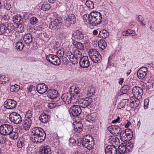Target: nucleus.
Listing matches in <instances>:
<instances>
[{
  "label": "nucleus",
  "mask_w": 154,
  "mask_h": 154,
  "mask_svg": "<svg viewBox=\"0 0 154 154\" xmlns=\"http://www.w3.org/2000/svg\"><path fill=\"white\" fill-rule=\"evenodd\" d=\"M30 139L34 143H41L45 139L46 134L41 128L35 127L32 128Z\"/></svg>",
  "instance_id": "obj_1"
},
{
  "label": "nucleus",
  "mask_w": 154,
  "mask_h": 154,
  "mask_svg": "<svg viewBox=\"0 0 154 154\" xmlns=\"http://www.w3.org/2000/svg\"><path fill=\"white\" fill-rule=\"evenodd\" d=\"M91 17L89 18L90 24L93 26H96L100 24L102 21V16L99 12H92L90 13Z\"/></svg>",
  "instance_id": "obj_2"
},
{
  "label": "nucleus",
  "mask_w": 154,
  "mask_h": 154,
  "mask_svg": "<svg viewBox=\"0 0 154 154\" xmlns=\"http://www.w3.org/2000/svg\"><path fill=\"white\" fill-rule=\"evenodd\" d=\"M88 53L90 58L94 63H98L100 62L102 60L101 56L95 49L90 50Z\"/></svg>",
  "instance_id": "obj_3"
},
{
  "label": "nucleus",
  "mask_w": 154,
  "mask_h": 154,
  "mask_svg": "<svg viewBox=\"0 0 154 154\" xmlns=\"http://www.w3.org/2000/svg\"><path fill=\"white\" fill-rule=\"evenodd\" d=\"M13 130L12 125L9 124H3L0 126V133L3 135H8Z\"/></svg>",
  "instance_id": "obj_4"
},
{
  "label": "nucleus",
  "mask_w": 154,
  "mask_h": 154,
  "mask_svg": "<svg viewBox=\"0 0 154 154\" xmlns=\"http://www.w3.org/2000/svg\"><path fill=\"white\" fill-rule=\"evenodd\" d=\"M9 119L11 122L16 124H20L22 121V118L20 116L17 112H15L10 114Z\"/></svg>",
  "instance_id": "obj_5"
},
{
  "label": "nucleus",
  "mask_w": 154,
  "mask_h": 154,
  "mask_svg": "<svg viewBox=\"0 0 154 154\" xmlns=\"http://www.w3.org/2000/svg\"><path fill=\"white\" fill-rule=\"evenodd\" d=\"M47 60L50 63L55 65H59L61 64V61L56 55L50 54L46 56Z\"/></svg>",
  "instance_id": "obj_6"
},
{
  "label": "nucleus",
  "mask_w": 154,
  "mask_h": 154,
  "mask_svg": "<svg viewBox=\"0 0 154 154\" xmlns=\"http://www.w3.org/2000/svg\"><path fill=\"white\" fill-rule=\"evenodd\" d=\"M132 93L133 95L132 97L135 98H140L143 94V89L140 87L135 86L133 88Z\"/></svg>",
  "instance_id": "obj_7"
},
{
  "label": "nucleus",
  "mask_w": 154,
  "mask_h": 154,
  "mask_svg": "<svg viewBox=\"0 0 154 154\" xmlns=\"http://www.w3.org/2000/svg\"><path fill=\"white\" fill-rule=\"evenodd\" d=\"M61 98L63 102L67 105L71 103V99H75V95H72V93L69 92L63 94L61 96Z\"/></svg>",
  "instance_id": "obj_8"
},
{
  "label": "nucleus",
  "mask_w": 154,
  "mask_h": 154,
  "mask_svg": "<svg viewBox=\"0 0 154 154\" xmlns=\"http://www.w3.org/2000/svg\"><path fill=\"white\" fill-rule=\"evenodd\" d=\"M62 24V22L60 20L57 19L53 20L49 24V27L52 30H57L60 28Z\"/></svg>",
  "instance_id": "obj_9"
},
{
  "label": "nucleus",
  "mask_w": 154,
  "mask_h": 154,
  "mask_svg": "<svg viewBox=\"0 0 154 154\" xmlns=\"http://www.w3.org/2000/svg\"><path fill=\"white\" fill-rule=\"evenodd\" d=\"M76 18L75 15L71 14L67 16L65 20L66 26L67 27L70 26L71 24H74L76 22Z\"/></svg>",
  "instance_id": "obj_10"
},
{
  "label": "nucleus",
  "mask_w": 154,
  "mask_h": 154,
  "mask_svg": "<svg viewBox=\"0 0 154 154\" xmlns=\"http://www.w3.org/2000/svg\"><path fill=\"white\" fill-rule=\"evenodd\" d=\"M80 66L83 68H87L90 65V62L87 56H84L79 61Z\"/></svg>",
  "instance_id": "obj_11"
},
{
  "label": "nucleus",
  "mask_w": 154,
  "mask_h": 154,
  "mask_svg": "<svg viewBox=\"0 0 154 154\" xmlns=\"http://www.w3.org/2000/svg\"><path fill=\"white\" fill-rule=\"evenodd\" d=\"M107 130L113 135H119L121 131V128L118 126L112 125L108 127Z\"/></svg>",
  "instance_id": "obj_12"
},
{
  "label": "nucleus",
  "mask_w": 154,
  "mask_h": 154,
  "mask_svg": "<svg viewBox=\"0 0 154 154\" xmlns=\"http://www.w3.org/2000/svg\"><path fill=\"white\" fill-rule=\"evenodd\" d=\"M81 111L80 106H71L70 108V114L74 117L78 116L80 114Z\"/></svg>",
  "instance_id": "obj_13"
},
{
  "label": "nucleus",
  "mask_w": 154,
  "mask_h": 154,
  "mask_svg": "<svg viewBox=\"0 0 154 154\" xmlns=\"http://www.w3.org/2000/svg\"><path fill=\"white\" fill-rule=\"evenodd\" d=\"M147 68L145 67H142L137 71V75L138 78L140 79L144 78L146 75L147 72Z\"/></svg>",
  "instance_id": "obj_14"
},
{
  "label": "nucleus",
  "mask_w": 154,
  "mask_h": 154,
  "mask_svg": "<svg viewBox=\"0 0 154 154\" xmlns=\"http://www.w3.org/2000/svg\"><path fill=\"white\" fill-rule=\"evenodd\" d=\"M22 16L20 14L15 15L13 17V20L14 22L16 24L20 27H21L23 24V17L22 18Z\"/></svg>",
  "instance_id": "obj_15"
},
{
  "label": "nucleus",
  "mask_w": 154,
  "mask_h": 154,
  "mask_svg": "<svg viewBox=\"0 0 154 154\" xmlns=\"http://www.w3.org/2000/svg\"><path fill=\"white\" fill-rule=\"evenodd\" d=\"M84 38V34L79 30H76L74 31L72 34V39L73 38L77 40H80L83 39Z\"/></svg>",
  "instance_id": "obj_16"
},
{
  "label": "nucleus",
  "mask_w": 154,
  "mask_h": 154,
  "mask_svg": "<svg viewBox=\"0 0 154 154\" xmlns=\"http://www.w3.org/2000/svg\"><path fill=\"white\" fill-rule=\"evenodd\" d=\"M47 96L51 99H56L58 97V92L54 89H49L47 92Z\"/></svg>",
  "instance_id": "obj_17"
},
{
  "label": "nucleus",
  "mask_w": 154,
  "mask_h": 154,
  "mask_svg": "<svg viewBox=\"0 0 154 154\" xmlns=\"http://www.w3.org/2000/svg\"><path fill=\"white\" fill-rule=\"evenodd\" d=\"M105 152L106 154H116L117 149L114 146L109 145L106 147Z\"/></svg>",
  "instance_id": "obj_18"
},
{
  "label": "nucleus",
  "mask_w": 154,
  "mask_h": 154,
  "mask_svg": "<svg viewBox=\"0 0 154 154\" xmlns=\"http://www.w3.org/2000/svg\"><path fill=\"white\" fill-rule=\"evenodd\" d=\"M48 87L44 83L38 84L37 85L36 90L40 94H43L47 90Z\"/></svg>",
  "instance_id": "obj_19"
},
{
  "label": "nucleus",
  "mask_w": 154,
  "mask_h": 154,
  "mask_svg": "<svg viewBox=\"0 0 154 154\" xmlns=\"http://www.w3.org/2000/svg\"><path fill=\"white\" fill-rule=\"evenodd\" d=\"M25 44L27 45H29L32 42V37L31 34L28 33L25 35L23 38Z\"/></svg>",
  "instance_id": "obj_20"
},
{
  "label": "nucleus",
  "mask_w": 154,
  "mask_h": 154,
  "mask_svg": "<svg viewBox=\"0 0 154 154\" xmlns=\"http://www.w3.org/2000/svg\"><path fill=\"white\" fill-rule=\"evenodd\" d=\"M72 43L73 45L78 49L77 50H82L84 48L83 44L81 42L76 41L75 39L72 38Z\"/></svg>",
  "instance_id": "obj_21"
},
{
  "label": "nucleus",
  "mask_w": 154,
  "mask_h": 154,
  "mask_svg": "<svg viewBox=\"0 0 154 154\" xmlns=\"http://www.w3.org/2000/svg\"><path fill=\"white\" fill-rule=\"evenodd\" d=\"M72 90L73 91L74 93L72 94V95H75V97H79L80 96V93L79 89L78 87H76V86H72L70 87L69 91V92L72 93Z\"/></svg>",
  "instance_id": "obj_22"
},
{
  "label": "nucleus",
  "mask_w": 154,
  "mask_h": 154,
  "mask_svg": "<svg viewBox=\"0 0 154 154\" xmlns=\"http://www.w3.org/2000/svg\"><path fill=\"white\" fill-rule=\"evenodd\" d=\"M39 153L40 154H51L52 152L49 147L44 146L40 148Z\"/></svg>",
  "instance_id": "obj_23"
},
{
  "label": "nucleus",
  "mask_w": 154,
  "mask_h": 154,
  "mask_svg": "<svg viewBox=\"0 0 154 154\" xmlns=\"http://www.w3.org/2000/svg\"><path fill=\"white\" fill-rule=\"evenodd\" d=\"M6 30L7 35H11L14 31V27L13 24L11 23H8L7 26H6Z\"/></svg>",
  "instance_id": "obj_24"
},
{
  "label": "nucleus",
  "mask_w": 154,
  "mask_h": 154,
  "mask_svg": "<svg viewBox=\"0 0 154 154\" xmlns=\"http://www.w3.org/2000/svg\"><path fill=\"white\" fill-rule=\"evenodd\" d=\"M32 122L31 119H26L23 124V128L25 130H28L30 128Z\"/></svg>",
  "instance_id": "obj_25"
},
{
  "label": "nucleus",
  "mask_w": 154,
  "mask_h": 154,
  "mask_svg": "<svg viewBox=\"0 0 154 154\" xmlns=\"http://www.w3.org/2000/svg\"><path fill=\"white\" fill-rule=\"evenodd\" d=\"M129 149L126 148L125 143L121 144L119 146L118 151V152L120 154H123L125 152L128 151Z\"/></svg>",
  "instance_id": "obj_26"
},
{
  "label": "nucleus",
  "mask_w": 154,
  "mask_h": 154,
  "mask_svg": "<svg viewBox=\"0 0 154 154\" xmlns=\"http://www.w3.org/2000/svg\"><path fill=\"white\" fill-rule=\"evenodd\" d=\"M49 116L45 113L42 114L39 117V119L43 123H46L48 122Z\"/></svg>",
  "instance_id": "obj_27"
},
{
  "label": "nucleus",
  "mask_w": 154,
  "mask_h": 154,
  "mask_svg": "<svg viewBox=\"0 0 154 154\" xmlns=\"http://www.w3.org/2000/svg\"><path fill=\"white\" fill-rule=\"evenodd\" d=\"M109 35V32L105 29H103L100 31L98 37L103 38H105L108 37Z\"/></svg>",
  "instance_id": "obj_28"
},
{
  "label": "nucleus",
  "mask_w": 154,
  "mask_h": 154,
  "mask_svg": "<svg viewBox=\"0 0 154 154\" xmlns=\"http://www.w3.org/2000/svg\"><path fill=\"white\" fill-rule=\"evenodd\" d=\"M95 119V117L94 116V114L92 113L86 116L85 117L86 121L91 123H93L94 122Z\"/></svg>",
  "instance_id": "obj_29"
},
{
  "label": "nucleus",
  "mask_w": 154,
  "mask_h": 154,
  "mask_svg": "<svg viewBox=\"0 0 154 154\" xmlns=\"http://www.w3.org/2000/svg\"><path fill=\"white\" fill-rule=\"evenodd\" d=\"M17 103V102L14 100L8 99L5 102L4 105L7 106H16Z\"/></svg>",
  "instance_id": "obj_30"
},
{
  "label": "nucleus",
  "mask_w": 154,
  "mask_h": 154,
  "mask_svg": "<svg viewBox=\"0 0 154 154\" xmlns=\"http://www.w3.org/2000/svg\"><path fill=\"white\" fill-rule=\"evenodd\" d=\"M119 135L120 136V138L122 141H124L127 140V137L128 136L124 131H121Z\"/></svg>",
  "instance_id": "obj_31"
},
{
  "label": "nucleus",
  "mask_w": 154,
  "mask_h": 154,
  "mask_svg": "<svg viewBox=\"0 0 154 154\" xmlns=\"http://www.w3.org/2000/svg\"><path fill=\"white\" fill-rule=\"evenodd\" d=\"M6 26L3 24H0V35H7L6 32Z\"/></svg>",
  "instance_id": "obj_32"
},
{
  "label": "nucleus",
  "mask_w": 154,
  "mask_h": 154,
  "mask_svg": "<svg viewBox=\"0 0 154 154\" xmlns=\"http://www.w3.org/2000/svg\"><path fill=\"white\" fill-rule=\"evenodd\" d=\"M98 46L100 48L103 50L105 49L107 44L104 40H100L98 42Z\"/></svg>",
  "instance_id": "obj_33"
},
{
  "label": "nucleus",
  "mask_w": 154,
  "mask_h": 154,
  "mask_svg": "<svg viewBox=\"0 0 154 154\" xmlns=\"http://www.w3.org/2000/svg\"><path fill=\"white\" fill-rule=\"evenodd\" d=\"M23 47V44L22 42H19L16 43L15 48L17 51H21L22 50Z\"/></svg>",
  "instance_id": "obj_34"
},
{
  "label": "nucleus",
  "mask_w": 154,
  "mask_h": 154,
  "mask_svg": "<svg viewBox=\"0 0 154 154\" xmlns=\"http://www.w3.org/2000/svg\"><path fill=\"white\" fill-rule=\"evenodd\" d=\"M92 99L91 98H86V100H83L81 103L84 105V106H89L92 102Z\"/></svg>",
  "instance_id": "obj_35"
},
{
  "label": "nucleus",
  "mask_w": 154,
  "mask_h": 154,
  "mask_svg": "<svg viewBox=\"0 0 154 154\" xmlns=\"http://www.w3.org/2000/svg\"><path fill=\"white\" fill-rule=\"evenodd\" d=\"M130 86L128 85H124L121 88L120 91L122 94H126L130 90Z\"/></svg>",
  "instance_id": "obj_36"
},
{
  "label": "nucleus",
  "mask_w": 154,
  "mask_h": 154,
  "mask_svg": "<svg viewBox=\"0 0 154 154\" xmlns=\"http://www.w3.org/2000/svg\"><path fill=\"white\" fill-rule=\"evenodd\" d=\"M10 80V79L7 77H6L5 75L0 76V84H5L9 82Z\"/></svg>",
  "instance_id": "obj_37"
},
{
  "label": "nucleus",
  "mask_w": 154,
  "mask_h": 154,
  "mask_svg": "<svg viewBox=\"0 0 154 154\" xmlns=\"http://www.w3.org/2000/svg\"><path fill=\"white\" fill-rule=\"evenodd\" d=\"M123 36H127L130 35H132V36H133L135 35V32L132 30L129 29L123 32Z\"/></svg>",
  "instance_id": "obj_38"
},
{
  "label": "nucleus",
  "mask_w": 154,
  "mask_h": 154,
  "mask_svg": "<svg viewBox=\"0 0 154 154\" xmlns=\"http://www.w3.org/2000/svg\"><path fill=\"white\" fill-rule=\"evenodd\" d=\"M82 125L80 123H78L77 124V126H75V127H74V130L77 133H80L82 131Z\"/></svg>",
  "instance_id": "obj_39"
},
{
  "label": "nucleus",
  "mask_w": 154,
  "mask_h": 154,
  "mask_svg": "<svg viewBox=\"0 0 154 154\" xmlns=\"http://www.w3.org/2000/svg\"><path fill=\"white\" fill-rule=\"evenodd\" d=\"M20 88V86L17 84L12 85L11 86L10 91L11 92H17Z\"/></svg>",
  "instance_id": "obj_40"
},
{
  "label": "nucleus",
  "mask_w": 154,
  "mask_h": 154,
  "mask_svg": "<svg viewBox=\"0 0 154 154\" xmlns=\"http://www.w3.org/2000/svg\"><path fill=\"white\" fill-rule=\"evenodd\" d=\"M8 135H9L10 138L14 140L17 139L18 137V133L13 131Z\"/></svg>",
  "instance_id": "obj_41"
},
{
  "label": "nucleus",
  "mask_w": 154,
  "mask_h": 154,
  "mask_svg": "<svg viewBox=\"0 0 154 154\" xmlns=\"http://www.w3.org/2000/svg\"><path fill=\"white\" fill-rule=\"evenodd\" d=\"M74 54L75 57L79 60L82 57V53L79 50H75L74 51Z\"/></svg>",
  "instance_id": "obj_42"
},
{
  "label": "nucleus",
  "mask_w": 154,
  "mask_h": 154,
  "mask_svg": "<svg viewBox=\"0 0 154 154\" xmlns=\"http://www.w3.org/2000/svg\"><path fill=\"white\" fill-rule=\"evenodd\" d=\"M69 60L73 64H77L79 60V59L76 57L74 55L73 56H72L71 58H70Z\"/></svg>",
  "instance_id": "obj_43"
},
{
  "label": "nucleus",
  "mask_w": 154,
  "mask_h": 154,
  "mask_svg": "<svg viewBox=\"0 0 154 154\" xmlns=\"http://www.w3.org/2000/svg\"><path fill=\"white\" fill-rule=\"evenodd\" d=\"M85 5L87 7L90 9H92L94 8V4L93 2L90 0H87L86 1Z\"/></svg>",
  "instance_id": "obj_44"
},
{
  "label": "nucleus",
  "mask_w": 154,
  "mask_h": 154,
  "mask_svg": "<svg viewBox=\"0 0 154 154\" xmlns=\"http://www.w3.org/2000/svg\"><path fill=\"white\" fill-rule=\"evenodd\" d=\"M50 8L49 4L48 3H44L42 5V9L44 11H46L49 10Z\"/></svg>",
  "instance_id": "obj_45"
},
{
  "label": "nucleus",
  "mask_w": 154,
  "mask_h": 154,
  "mask_svg": "<svg viewBox=\"0 0 154 154\" xmlns=\"http://www.w3.org/2000/svg\"><path fill=\"white\" fill-rule=\"evenodd\" d=\"M129 104L131 106H132L133 105L134 106H138L140 104V101L138 99L136 98L135 100L132 101L131 103H129Z\"/></svg>",
  "instance_id": "obj_46"
},
{
  "label": "nucleus",
  "mask_w": 154,
  "mask_h": 154,
  "mask_svg": "<svg viewBox=\"0 0 154 154\" xmlns=\"http://www.w3.org/2000/svg\"><path fill=\"white\" fill-rule=\"evenodd\" d=\"M95 93V90L93 88L90 89L89 91H88L87 93V95L89 97H92Z\"/></svg>",
  "instance_id": "obj_47"
},
{
  "label": "nucleus",
  "mask_w": 154,
  "mask_h": 154,
  "mask_svg": "<svg viewBox=\"0 0 154 154\" xmlns=\"http://www.w3.org/2000/svg\"><path fill=\"white\" fill-rule=\"evenodd\" d=\"M91 17V16H90V14L88 15L85 14L83 16V19L84 20H85L86 22H87L88 23L90 24L91 21L89 20V18L90 19V18Z\"/></svg>",
  "instance_id": "obj_48"
},
{
  "label": "nucleus",
  "mask_w": 154,
  "mask_h": 154,
  "mask_svg": "<svg viewBox=\"0 0 154 154\" xmlns=\"http://www.w3.org/2000/svg\"><path fill=\"white\" fill-rule=\"evenodd\" d=\"M24 141L23 140L21 139H19V140L18 141L17 143V146L20 148H22L24 145Z\"/></svg>",
  "instance_id": "obj_49"
},
{
  "label": "nucleus",
  "mask_w": 154,
  "mask_h": 154,
  "mask_svg": "<svg viewBox=\"0 0 154 154\" xmlns=\"http://www.w3.org/2000/svg\"><path fill=\"white\" fill-rule=\"evenodd\" d=\"M38 21V19L35 17H32L30 20L31 24L34 25L36 24Z\"/></svg>",
  "instance_id": "obj_50"
},
{
  "label": "nucleus",
  "mask_w": 154,
  "mask_h": 154,
  "mask_svg": "<svg viewBox=\"0 0 154 154\" xmlns=\"http://www.w3.org/2000/svg\"><path fill=\"white\" fill-rule=\"evenodd\" d=\"M93 140L92 137L90 135H87L84 137L82 139V140H85V141H88L91 140Z\"/></svg>",
  "instance_id": "obj_51"
},
{
  "label": "nucleus",
  "mask_w": 154,
  "mask_h": 154,
  "mask_svg": "<svg viewBox=\"0 0 154 154\" xmlns=\"http://www.w3.org/2000/svg\"><path fill=\"white\" fill-rule=\"evenodd\" d=\"M88 143L89 148H88V149L89 150H90L92 149V148H93V146L94 145V141L93 140H91L88 141Z\"/></svg>",
  "instance_id": "obj_52"
},
{
  "label": "nucleus",
  "mask_w": 154,
  "mask_h": 154,
  "mask_svg": "<svg viewBox=\"0 0 154 154\" xmlns=\"http://www.w3.org/2000/svg\"><path fill=\"white\" fill-rule=\"evenodd\" d=\"M64 50L63 48H61L57 52V54L60 57L63 56L64 54Z\"/></svg>",
  "instance_id": "obj_53"
},
{
  "label": "nucleus",
  "mask_w": 154,
  "mask_h": 154,
  "mask_svg": "<svg viewBox=\"0 0 154 154\" xmlns=\"http://www.w3.org/2000/svg\"><path fill=\"white\" fill-rule=\"evenodd\" d=\"M120 104L121 106H128L129 103L128 101L127 100H124Z\"/></svg>",
  "instance_id": "obj_54"
},
{
  "label": "nucleus",
  "mask_w": 154,
  "mask_h": 154,
  "mask_svg": "<svg viewBox=\"0 0 154 154\" xmlns=\"http://www.w3.org/2000/svg\"><path fill=\"white\" fill-rule=\"evenodd\" d=\"M32 116L31 111L29 110L26 112L25 115L26 118V119H31Z\"/></svg>",
  "instance_id": "obj_55"
},
{
  "label": "nucleus",
  "mask_w": 154,
  "mask_h": 154,
  "mask_svg": "<svg viewBox=\"0 0 154 154\" xmlns=\"http://www.w3.org/2000/svg\"><path fill=\"white\" fill-rule=\"evenodd\" d=\"M88 142L87 141H85V140H82V144L83 146L88 149V148H89V145H88Z\"/></svg>",
  "instance_id": "obj_56"
},
{
  "label": "nucleus",
  "mask_w": 154,
  "mask_h": 154,
  "mask_svg": "<svg viewBox=\"0 0 154 154\" xmlns=\"http://www.w3.org/2000/svg\"><path fill=\"white\" fill-rule=\"evenodd\" d=\"M6 138L5 137L2 136L0 134V143L3 144L6 141Z\"/></svg>",
  "instance_id": "obj_57"
},
{
  "label": "nucleus",
  "mask_w": 154,
  "mask_h": 154,
  "mask_svg": "<svg viewBox=\"0 0 154 154\" xmlns=\"http://www.w3.org/2000/svg\"><path fill=\"white\" fill-rule=\"evenodd\" d=\"M11 8V5L8 3H6L4 5V8L7 10H9Z\"/></svg>",
  "instance_id": "obj_58"
},
{
  "label": "nucleus",
  "mask_w": 154,
  "mask_h": 154,
  "mask_svg": "<svg viewBox=\"0 0 154 154\" xmlns=\"http://www.w3.org/2000/svg\"><path fill=\"white\" fill-rule=\"evenodd\" d=\"M65 54L66 56L68 57V58L69 59L70 58H71V57L73 55V54L70 51H67L65 52Z\"/></svg>",
  "instance_id": "obj_59"
},
{
  "label": "nucleus",
  "mask_w": 154,
  "mask_h": 154,
  "mask_svg": "<svg viewBox=\"0 0 154 154\" xmlns=\"http://www.w3.org/2000/svg\"><path fill=\"white\" fill-rule=\"evenodd\" d=\"M60 103L58 102L51 103L49 104L48 106H51V105L53 106H60L61 104Z\"/></svg>",
  "instance_id": "obj_60"
},
{
  "label": "nucleus",
  "mask_w": 154,
  "mask_h": 154,
  "mask_svg": "<svg viewBox=\"0 0 154 154\" xmlns=\"http://www.w3.org/2000/svg\"><path fill=\"white\" fill-rule=\"evenodd\" d=\"M124 131L128 136H131V135H132L131 134L132 131L129 129H126Z\"/></svg>",
  "instance_id": "obj_61"
},
{
  "label": "nucleus",
  "mask_w": 154,
  "mask_h": 154,
  "mask_svg": "<svg viewBox=\"0 0 154 154\" xmlns=\"http://www.w3.org/2000/svg\"><path fill=\"white\" fill-rule=\"evenodd\" d=\"M36 28L37 29L38 31H43L44 29L43 26L42 25L38 26L36 27Z\"/></svg>",
  "instance_id": "obj_62"
},
{
  "label": "nucleus",
  "mask_w": 154,
  "mask_h": 154,
  "mask_svg": "<svg viewBox=\"0 0 154 154\" xmlns=\"http://www.w3.org/2000/svg\"><path fill=\"white\" fill-rule=\"evenodd\" d=\"M149 100L148 99H146L144 100V106H148Z\"/></svg>",
  "instance_id": "obj_63"
},
{
  "label": "nucleus",
  "mask_w": 154,
  "mask_h": 154,
  "mask_svg": "<svg viewBox=\"0 0 154 154\" xmlns=\"http://www.w3.org/2000/svg\"><path fill=\"white\" fill-rule=\"evenodd\" d=\"M144 18L141 15H139L138 17L137 20L139 22H140L142 20H143Z\"/></svg>",
  "instance_id": "obj_64"
}]
</instances>
